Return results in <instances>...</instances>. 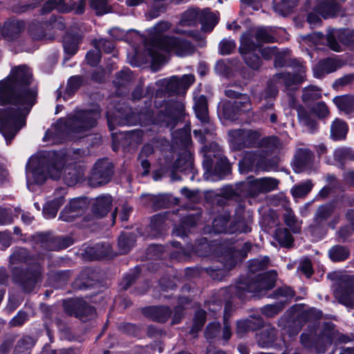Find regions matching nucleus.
<instances>
[{
	"instance_id": "58",
	"label": "nucleus",
	"mask_w": 354,
	"mask_h": 354,
	"mask_svg": "<svg viewBox=\"0 0 354 354\" xmlns=\"http://www.w3.org/2000/svg\"><path fill=\"white\" fill-rule=\"evenodd\" d=\"M333 102L339 109L348 112L353 106L354 97L351 95L337 96Z\"/></svg>"
},
{
	"instance_id": "10",
	"label": "nucleus",
	"mask_w": 354,
	"mask_h": 354,
	"mask_svg": "<svg viewBox=\"0 0 354 354\" xmlns=\"http://www.w3.org/2000/svg\"><path fill=\"white\" fill-rule=\"evenodd\" d=\"M312 42L314 45H319L326 42L328 46L333 51H342L341 44L350 46L354 41V30L348 31L345 29H332L327 32L326 37L320 32H314L304 38Z\"/></svg>"
},
{
	"instance_id": "13",
	"label": "nucleus",
	"mask_w": 354,
	"mask_h": 354,
	"mask_svg": "<svg viewBox=\"0 0 354 354\" xmlns=\"http://www.w3.org/2000/svg\"><path fill=\"white\" fill-rule=\"evenodd\" d=\"M149 113H137L133 112L129 107H125L123 113L118 112L114 116L109 113L107 115V121L110 130L113 129L114 124L118 125H136L137 124H147L149 122L146 119L149 117Z\"/></svg>"
},
{
	"instance_id": "28",
	"label": "nucleus",
	"mask_w": 354,
	"mask_h": 354,
	"mask_svg": "<svg viewBox=\"0 0 354 354\" xmlns=\"http://www.w3.org/2000/svg\"><path fill=\"white\" fill-rule=\"evenodd\" d=\"M305 73L306 67L302 64H298L296 73L293 76H291L290 73H281L277 75L274 79L277 83L283 84L286 89H288L291 86L302 82L305 77Z\"/></svg>"
},
{
	"instance_id": "60",
	"label": "nucleus",
	"mask_w": 354,
	"mask_h": 354,
	"mask_svg": "<svg viewBox=\"0 0 354 354\" xmlns=\"http://www.w3.org/2000/svg\"><path fill=\"white\" fill-rule=\"evenodd\" d=\"M221 325L220 322L212 321L207 324L204 330V337L208 341L218 337L221 333Z\"/></svg>"
},
{
	"instance_id": "54",
	"label": "nucleus",
	"mask_w": 354,
	"mask_h": 354,
	"mask_svg": "<svg viewBox=\"0 0 354 354\" xmlns=\"http://www.w3.org/2000/svg\"><path fill=\"white\" fill-rule=\"evenodd\" d=\"M314 157L315 156H294L291 162L293 171L297 174L306 171L313 160L312 158Z\"/></svg>"
},
{
	"instance_id": "43",
	"label": "nucleus",
	"mask_w": 354,
	"mask_h": 354,
	"mask_svg": "<svg viewBox=\"0 0 354 354\" xmlns=\"http://www.w3.org/2000/svg\"><path fill=\"white\" fill-rule=\"evenodd\" d=\"M297 116L299 122L306 127L311 133H314L318 128L317 121L313 118L310 113L303 108L297 110Z\"/></svg>"
},
{
	"instance_id": "7",
	"label": "nucleus",
	"mask_w": 354,
	"mask_h": 354,
	"mask_svg": "<svg viewBox=\"0 0 354 354\" xmlns=\"http://www.w3.org/2000/svg\"><path fill=\"white\" fill-rule=\"evenodd\" d=\"M252 245L250 242H245L241 248L236 250V248L231 244L223 243L220 247L221 255L219 256L220 262L223 268H214L210 267L207 268L209 270V275L213 279L222 281L227 275V272L233 270L237 265L238 262L245 260L251 251Z\"/></svg>"
},
{
	"instance_id": "64",
	"label": "nucleus",
	"mask_w": 354,
	"mask_h": 354,
	"mask_svg": "<svg viewBox=\"0 0 354 354\" xmlns=\"http://www.w3.org/2000/svg\"><path fill=\"white\" fill-rule=\"evenodd\" d=\"M151 201L152 207L155 210L167 208L171 204V196L168 194L153 196Z\"/></svg>"
},
{
	"instance_id": "33",
	"label": "nucleus",
	"mask_w": 354,
	"mask_h": 354,
	"mask_svg": "<svg viewBox=\"0 0 354 354\" xmlns=\"http://www.w3.org/2000/svg\"><path fill=\"white\" fill-rule=\"evenodd\" d=\"M315 10L324 18H328L336 15L339 5L335 0H317Z\"/></svg>"
},
{
	"instance_id": "51",
	"label": "nucleus",
	"mask_w": 354,
	"mask_h": 354,
	"mask_svg": "<svg viewBox=\"0 0 354 354\" xmlns=\"http://www.w3.org/2000/svg\"><path fill=\"white\" fill-rule=\"evenodd\" d=\"M88 198L84 196L71 199L64 207L69 208L75 213L84 215L88 209Z\"/></svg>"
},
{
	"instance_id": "45",
	"label": "nucleus",
	"mask_w": 354,
	"mask_h": 354,
	"mask_svg": "<svg viewBox=\"0 0 354 354\" xmlns=\"http://www.w3.org/2000/svg\"><path fill=\"white\" fill-rule=\"evenodd\" d=\"M276 340L277 334L274 328L263 330L257 337L259 345L263 348L272 347Z\"/></svg>"
},
{
	"instance_id": "17",
	"label": "nucleus",
	"mask_w": 354,
	"mask_h": 354,
	"mask_svg": "<svg viewBox=\"0 0 354 354\" xmlns=\"http://www.w3.org/2000/svg\"><path fill=\"white\" fill-rule=\"evenodd\" d=\"M338 302L346 307L354 306V277L346 276L334 291Z\"/></svg>"
},
{
	"instance_id": "50",
	"label": "nucleus",
	"mask_w": 354,
	"mask_h": 354,
	"mask_svg": "<svg viewBox=\"0 0 354 354\" xmlns=\"http://www.w3.org/2000/svg\"><path fill=\"white\" fill-rule=\"evenodd\" d=\"M218 113L222 116L230 120H236L241 114L235 108L234 103L232 102H223L218 106Z\"/></svg>"
},
{
	"instance_id": "25",
	"label": "nucleus",
	"mask_w": 354,
	"mask_h": 354,
	"mask_svg": "<svg viewBox=\"0 0 354 354\" xmlns=\"http://www.w3.org/2000/svg\"><path fill=\"white\" fill-rule=\"evenodd\" d=\"M231 220L230 212L224 210L222 214L216 215L212 222V227L205 226L204 233L213 232L215 234H230V223Z\"/></svg>"
},
{
	"instance_id": "5",
	"label": "nucleus",
	"mask_w": 354,
	"mask_h": 354,
	"mask_svg": "<svg viewBox=\"0 0 354 354\" xmlns=\"http://www.w3.org/2000/svg\"><path fill=\"white\" fill-rule=\"evenodd\" d=\"M277 272L274 270L258 273L253 277L241 275L234 286V295L241 301L250 297L261 298L276 285Z\"/></svg>"
},
{
	"instance_id": "16",
	"label": "nucleus",
	"mask_w": 354,
	"mask_h": 354,
	"mask_svg": "<svg viewBox=\"0 0 354 354\" xmlns=\"http://www.w3.org/2000/svg\"><path fill=\"white\" fill-rule=\"evenodd\" d=\"M37 238L50 251L65 250L74 243L73 238L70 236H53L50 232H39L37 234Z\"/></svg>"
},
{
	"instance_id": "31",
	"label": "nucleus",
	"mask_w": 354,
	"mask_h": 354,
	"mask_svg": "<svg viewBox=\"0 0 354 354\" xmlns=\"http://www.w3.org/2000/svg\"><path fill=\"white\" fill-rule=\"evenodd\" d=\"M336 208V202L330 201L318 207L314 217V222L317 226H322L323 222L327 221L334 213Z\"/></svg>"
},
{
	"instance_id": "3",
	"label": "nucleus",
	"mask_w": 354,
	"mask_h": 354,
	"mask_svg": "<svg viewBox=\"0 0 354 354\" xmlns=\"http://www.w3.org/2000/svg\"><path fill=\"white\" fill-rule=\"evenodd\" d=\"M171 24L167 21L158 23L151 30L153 36L148 54L153 65L164 64L167 61L168 55L174 53L178 57H186L192 55L195 48L187 40L176 37H159V35L169 30Z\"/></svg>"
},
{
	"instance_id": "22",
	"label": "nucleus",
	"mask_w": 354,
	"mask_h": 354,
	"mask_svg": "<svg viewBox=\"0 0 354 354\" xmlns=\"http://www.w3.org/2000/svg\"><path fill=\"white\" fill-rule=\"evenodd\" d=\"M194 156H177L174 161V156H163V160L169 165L171 178H176V172L187 174L191 172L194 167Z\"/></svg>"
},
{
	"instance_id": "20",
	"label": "nucleus",
	"mask_w": 354,
	"mask_h": 354,
	"mask_svg": "<svg viewBox=\"0 0 354 354\" xmlns=\"http://www.w3.org/2000/svg\"><path fill=\"white\" fill-rule=\"evenodd\" d=\"M245 206L239 203L235 208L233 219L230 223V234H248L252 231L251 221L245 216Z\"/></svg>"
},
{
	"instance_id": "18",
	"label": "nucleus",
	"mask_w": 354,
	"mask_h": 354,
	"mask_svg": "<svg viewBox=\"0 0 354 354\" xmlns=\"http://www.w3.org/2000/svg\"><path fill=\"white\" fill-rule=\"evenodd\" d=\"M99 283V273L92 267L82 269L72 283L75 290H87Z\"/></svg>"
},
{
	"instance_id": "21",
	"label": "nucleus",
	"mask_w": 354,
	"mask_h": 354,
	"mask_svg": "<svg viewBox=\"0 0 354 354\" xmlns=\"http://www.w3.org/2000/svg\"><path fill=\"white\" fill-rule=\"evenodd\" d=\"M335 324L332 322H325L324 328L321 332V335L317 337L313 342H311L310 336L308 334L304 333L300 335V342L304 346L312 345L315 348H317L319 351H325L326 344L324 342V337H326L327 339V344H330L333 342V330Z\"/></svg>"
},
{
	"instance_id": "24",
	"label": "nucleus",
	"mask_w": 354,
	"mask_h": 354,
	"mask_svg": "<svg viewBox=\"0 0 354 354\" xmlns=\"http://www.w3.org/2000/svg\"><path fill=\"white\" fill-rule=\"evenodd\" d=\"M232 192L238 194L239 197L252 198L259 196L257 178L250 176L245 180L239 181L235 184V189Z\"/></svg>"
},
{
	"instance_id": "34",
	"label": "nucleus",
	"mask_w": 354,
	"mask_h": 354,
	"mask_svg": "<svg viewBox=\"0 0 354 354\" xmlns=\"http://www.w3.org/2000/svg\"><path fill=\"white\" fill-rule=\"evenodd\" d=\"M136 238L137 236L134 232H122L118 239V246L120 254H128L133 247Z\"/></svg>"
},
{
	"instance_id": "38",
	"label": "nucleus",
	"mask_w": 354,
	"mask_h": 354,
	"mask_svg": "<svg viewBox=\"0 0 354 354\" xmlns=\"http://www.w3.org/2000/svg\"><path fill=\"white\" fill-rule=\"evenodd\" d=\"M349 248L343 245H335L328 251V257L332 262H342L347 260L350 257Z\"/></svg>"
},
{
	"instance_id": "29",
	"label": "nucleus",
	"mask_w": 354,
	"mask_h": 354,
	"mask_svg": "<svg viewBox=\"0 0 354 354\" xmlns=\"http://www.w3.org/2000/svg\"><path fill=\"white\" fill-rule=\"evenodd\" d=\"M194 108L197 118L202 122V124L208 125V127H205L204 131L206 133L211 132L213 130V127L209 123L206 97L204 95H201L198 97H194Z\"/></svg>"
},
{
	"instance_id": "2",
	"label": "nucleus",
	"mask_w": 354,
	"mask_h": 354,
	"mask_svg": "<svg viewBox=\"0 0 354 354\" xmlns=\"http://www.w3.org/2000/svg\"><path fill=\"white\" fill-rule=\"evenodd\" d=\"M100 117L98 108L76 111L67 119L59 120L53 127L46 131L43 140L58 143L65 137L71 139L82 137L97 125V120Z\"/></svg>"
},
{
	"instance_id": "52",
	"label": "nucleus",
	"mask_w": 354,
	"mask_h": 354,
	"mask_svg": "<svg viewBox=\"0 0 354 354\" xmlns=\"http://www.w3.org/2000/svg\"><path fill=\"white\" fill-rule=\"evenodd\" d=\"M279 180L273 178H257L258 193L265 194L277 189Z\"/></svg>"
},
{
	"instance_id": "46",
	"label": "nucleus",
	"mask_w": 354,
	"mask_h": 354,
	"mask_svg": "<svg viewBox=\"0 0 354 354\" xmlns=\"http://www.w3.org/2000/svg\"><path fill=\"white\" fill-rule=\"evenodd\" d=\"M167 216L163 214H157L151 218L150 228L156 236H160L165 230V222Z\"/></svg>"
},
{
	"instance_id": "42",
	"label": "nucleus",
	"mask_w": 354,
	"mask_h": 354,
	"mask_svg": "<svg viewBox=\"0 0 354 354\" xmlns=\"http://www.w3.org/2000/svg\"><path fill=\"white\" fill-rule=\"evenodd\" d=\"M348 127L346 122L340 119H335L330 127V138L333 140H341L346 138Z\"/></svg>"
},
{
	"instance_id": "8",
	"label": "nucleus",
	"mask_w": 354,
	"mask_h": 354,
	"mask_svg": "<svg viewBox=\"0 0 354 354\" xmlns=\"http://www.w3.org/2000/svg\"><path fill=\"white\" fill-rule=\"evenodd\" d=\"M173 145L171 147L169 142L165 138L153 140L150 142L145 145L142 149V155H151L155 153L166 152L169 148L175 149L176 147L182 148L188 150L189 155L193 152L190 150L192 147V140L190 135L189 125L172 133Z\"/></svg>"
},
{
	"instance_id": "26",
	"label": "nucleus",
	"mask_w": 354,
	"mask_h": 354,
	"mask_svg": "<svg viewBox=\"0 0 354 354\" xmlns=\"http://www.w3.org/2000/svg\"><path fill=\"white\" fill-rule=\"evenodd\" d=\"M194 76L192 74L184 75L181 78L177 76H172L167 80L165 89L167 92L171 93H184L194 83Z\"/></svg>"
},
{
	"instance_id": "9",
	"label": "nucleus",
	"mask_w": 354,
	"mask_h": 354,
	"mask_svg": "<svg viewBox=\"0 0 354 354\" xmlns=\"http://www.w3.org/2000/svg\"><path fill=\"white\" fill-rule=\"evenodd\" d=\"M198 22L201 24L203 31L210 32L218 23L217 15L212 12L208 8L202 10L196 8L187 10L182 15L179 24L174 32L190 35L192 31L183 30L182 28L195 26Z\"/></svg>"
},
{
	"instance_id": "63",
	"label": "nucleus",
	"mask_w": 354,
	"mask_h": 354,
	"mask_svg": "<svg viewBox=\"0 0 354 354\" xmlns=\"http://www.w3.org/2000/svg\"><path fill=\"white\" fill-rule=\"evenodd\" d=\"M91 8L95 11L97 15L109 13L111 8L109 4V0H89Z\"/></svg>"
},
{
	"instance_id": "57",
	"label": "nucleus",
	"mask_w": 354,
	"mask_h": 354,
	"mask_svg": "<svg viewBox=\"0 0 354 354\" xmlns=\"http://www.w3.org/2000/svg\"><path fill=\"white\" fill-rule=\"evenodd\" d=\"M118 329L120 332L129 336L133 337H141V328L136 324L122 322L119 325Z\"/></svg>"
},
{
	"instance_id": "56",
	"label": "nucleus",
	"mask_w": 354,
	"mask_h": 354,
	"mask_svg": "<svg viewBox=\"0 0 354 354\" xmlns=\"http://www.w3.org/2000/svg\"><path fill=\"white\" fill-rule=\"evenodd\" d=\"M24 28V24L22 21L12 20L6 22L3 26V33L6 37L10 38L18 35Z\"/></svg>"
},
{
	"instance_id": "1",
	"label": "nucleus",
	"mask_w": 354,
	"mask_h": 354,
	"mask_svg": "<svg viewBox=\"0 0 354 354\" xmlns=\"http://www.w3.org/2000/svg\"><path fill=\"white\" fill-rule=\"evenodd\" d=\"M32 72L26 66L14 68L0 81V104H9L0 110V132L7 144L26 124V116L35 104L37 88L30 86Z\"/></svg>"
},
{
	"instance_id": "62",
	"label": "nucleus",
	"mask_w": 354,
	"mask_h": 354,
	"mask_svg": "<svg viewBox=\"0 0 354 354\" xmlns=\"http://www.w3.org/2000/svg\"><path fill=\"white\" fill-rule=\"evenodd\" d=\"M234 108L241 113L252 110L250 100L247 95L239 94V97L234 102Z\"/></svg>"
},
{
	"instance_id": "40",
	"label": "nucleus",
	"mask_w": 354,
	"mask_h": 354,
	"mask_svg": "<svg viewBox=\"0 0 354 354\" xmlns=\"http://www.w3.org/2000/svg\"><path fill=\"white\" fill-rule=\"evenodd\" d=\"M37 339L30 335H24L17 342L12 354H30Z\"/></svg>"
},
{
	"instance_id": "44",
	"label": "nucleus",
	"mask_w": 354,
	"mask_h": 354,
	"mask_svg": "<svg viewBox=\"0 0 354 354\" xmlns=\"http://www.w3.org/2000/svg\"><path fill=\"white\" fill-rule=\"evenodd\" d=\"M71 274L70 270H53L50 272L48 279L54 286L59 287L67 283Z\"/></svg>"
},
{
	"instance_id": "36",
	"label": "nucleus",
	"mask_w": 354,
	"mask_h": 354,
	"mask_svg": "<svg viewBox=\"0 0 354 354\" xmlns=\"http://www.w3.org/2000/svg\"><path fill=\"white\" fill-rule=\"evenodd\" d=\"M65 198L63 196L55 197L53 200L46 202L42 209L44 218L47 219L53 218L56 216L60 207L64 203Z\"/></svg>"
},
{
	"instance_id": "47",
	"label": "nucleus",
	"mask_w": 354,
	"mask_h": 354,
	"mask_svg": "<svg viewBox=\"0 0 354 354\" xmlns=\"http://www.w3.org/2000/svg\"><path fill=\"white\" fill-rule=\"evenodd\" d=\"M229 137L232 149L239 151L245 147V130L235 129L230 131Z\"/></svg>"
},
{
	"instance_id": "41",
	"label": "nucleus",
	"mask_w": 354,
	"mask_h": 354,
	"mask_svg": "<svg viewBox=\"0 0 354 354\" xmlns=\"http://www.w3.org/2000/svg\"><path fill=\"white\" fill-rule=\"evenodd\" d=\"M274 239L282 248H290L294 243L293 236L286 227L277 228L274 234Z\"/></svg>"
},
{
	"instance_id": "14",
	"label": "nucleus",
	"mask_w": 354,
	"mask_h": 354,
	"mask_svg": "<svg viewBox=\"0 0 354 354\" xmlns=\"http://www.w3.org/2000/svg\"><path fill=\"white\" fill-rule=\"evenodd\" d=\"M83 156H73L69 158L64 170V178L68 186H74L85 180L86 164L78 158Z\"/></svg>"
},
{
	"instance_id": "6",
	"label": "nucleus",
	"mask_w": 354,
	"mask_h": 354,
	"mask_svg": "<svg viewBox=\"0 0 354 354\" xmlns=\"http://www.w3.org/2000/svg\"><path fill=\"white\" fill-rule=\"evenodd\" d=\"M69 158L73 156H30L26 170L32 174L37 185H43L48 178L61 177Z\"/></svg>"
},
{
	"instance_id": "53",
	"label": "nucleus",
	"mask_w": 354,
	"mask_h": 354,
	"mask_svg": "<svg viewBox=\"0 0 354 354\" xmlns=\"http://www.w3.org/2000/svg\"><path fill=\"white\" fill-rule=\"evenodd\" d=\"M190 301L187 297H180L178 298L179 304L176 305L174 308V314L171 318V325H177L182 322L185 317V307L182 304H188Z\"/></svg>"
},
{
	"instance_id": "61",
	"label": "nucleus",
	"mask_w": 354,
	"mask_h": 354,
	"mask_svg": "<svg viewBox=\"0 0 354 354\" xmlns=\"http://www.w3.org/2000/svg\"><path fill=\"white\" fill-rule=\"evenodd\" d=\"M82 216V214L75 213L69 208L64 207L59 213V220L68 223H74L77 226V223H79Z\"/></svg>"
},
{
	"instance_id": "19",
	"label": "nucleus",
	"mask_w": 354,
	"mask_h": 354,
	"mask_svg": "<svg viewBox=\"0 0 354 354\" xmlns=\"http://www.w3.org/2000/svg\"><path fill=\"white\" fill-rule=\"evenodd\" d=\"M305 324L299 313L295 315L288 311L279 319L277 322L278 326L285 330L290 338L296 337Z\"/></svg>"
},
{
	"instance_id": "12",
	"label": "nucleus",
	"mask_w": 354,
	"mask_h": 354,
	"mask_svg": "<svg viewBox=\"0 0 354 354\" xmlns=\"http://www.w3.org/2000/svg\"><path fill=\"white\" fill-rule=\"evenodd\" d=\"M64 313L70 316L86 322L92 319L97 313L96 308L82 298H67L63 300Z\"/></svg>"
},
{
	"instance_id": "27",
	"label": "nucleus",
	"mask_w": 354,
	"mask_h": 354,
	"mask_svg": "<svg viewBox=\"0 0 354 354\" xmlns=\"http://www.w3.org/2000/svg\"><path fill=\"white\" fill-rule=\"evenodd\" d=\"M113 198L109 194L101 195L95 198L91 204V210L97 218H102L111 210Z\"/></svg>"
},
{
	"instance_id": "55",
	"label": "nucleus",
	"mask_w": 354,
	"mask_h": 354,
	"mask_svg": "<svg viewBox=\"0 0 354 354\" xmlns=\"http://www.w3.org/2000/svg\"><path fill=\"white\" fill-rule=\"evenodd\" d=\"M299 315L303 322L306 324L319 321L323 317V312L319 309L312 307L302 310Z\"/></svg>"
},
{
	"instance_id": "32",
	"label": "nucleus",
	"mask_w": 354,
	"mask_h": 354,
	"mask_svg": "<svg viewBox=\"0 0 354 354\" xmlns=\"http://www.w3.org/2000/svg\"><path fill=\"white\" fill-rule=\"evenodd\" d=\"M143 131L141 129H135L131 131L127 132L126 134L120 133L118 137H113V150L114 152H120V142L124 141L125 142L130 140L131 142L139 143L142 141Z\"/></svg>"
},
{
	"instance_id": "35",
	"label": "nucleus",
	"mask_w": 354,
	"mask_h": 354,
	"mask_svg": "<svg viewBox=\"0 0 354 354\" xmlns=\"http://www.w3.org/2000/svg\"><path fill=\"white\" fill-rule=\"evenodd\" d=\"M220 158L214 165V171L212 176L216 180L224 179L231 174L232 166L230 163L227 156H219Z\"/></svg>"
},
{
	"instance_id": "39",
	"label": "nucleus",
	"mask_w": 354,
	"mask_h": 354,
	"mask_svg": "<svg viewBox=\"0 0 354 354\" xmlns=\"http://www.w3.org/2000/svg\"><path fill=\"white\" fill-rule=\"evenodd\" d=\"M257 156V172L260 171H277L279 156Z\"/></svg>"
},
{
	"instance_id": "59",
	"label": "nucleus",
	"mask_w": 354,
	"mask_h": 354,
	"mask_svg": "<svg viewBox=\"0 0 354 354\" xmlns=\"http://www.w3.org/2000/svg\"><path fill=\"white\" fill-rule=\"evenodd\" d=\"M270 262V258L264 256L262 259H254L249 261V270L252 274L267 269Z\"/></svg>"
},
{
	"instance_id": "23",
	"label": "nucleus",
	"mask_w": 354,
	"mask_h": 354,
	"mask_svg": "<svg viewBox=\"0 0 354 354\" xmlns=\"http://www.w3.org/2000/svg\"><path fill=\"white\" fill-rule=\"evenodd\" d=\"M143 316L153 322L165 324L171 317L172 310L168 306H149L142 308Z\"/></svg>"
},
{
	"instance_id": "48",
	"label": "nucleus",
	"mask_w": 354,
	"mask_h": 354,
	"mask_svg": "<svg viewBox=\"0 0 354 354\" xmlns=\"http://www.w3.org/2000/svg\"><path fill=\"white\" fill-rule=\"evenodd\" d=\"M287 303L286 300H280L274 304L264 305L261 308V313L267 317H273L283 311Z\"/></svg>"
},
{
	"instance_id": "4",
	"label": "nucleus",
	"mask_w": 354,
	"mask_h": 354,
	"mask_svg": "<svg viewBox=\"0 0 354 354\" xmlns=\"http://www.w3.org/2000/svg\"><path fill=\"white\" fill-rule=\"evenodd\" d=\"M12 263H25L27 267L14 266L11 269L12 279L25 293L33 291L41 281L42 266L38 255L31 254L28 249L19 248L10 256Z\"/></svg>"
},
{
	"instance_id": "11",
	"label": "nucleus",
	"mask_w": 354,
	"mask_h": 354,
	"mask_svg": "<svg viewBox=\"0 0 354 354\" xmlns=\"http://www.w3.org/2000/svg\"><path fill=\"white\" fill-rule=\"evenodd\" d=\"M115 173V165L108 157L99 158L93 165L88 176V183L91 187H98L110 183Z\"/></svg>"
},
{
	"instance_id": "15",
	"label": "nucleus",
	"mask_w": 354,
	"mask_h": 354,
	"mask_svg": "<svg viewBox=\"0 0 354 354\" xmlns=\"http://www.w3.org/2000/svg\"><path fill=\"white\" fill-rule=\"evenodd\" d=\"M258 46L256 45L249 33H244L241 37L239 52L245 64L252 69H258L261 64V59L255 53Z\"/></svg>"
},
{
	"instance_id": "37",
	"label": "nucleus",
	"mask_w": 354,
	"mask_h": 354,
	"mask_svg": "<svg viewBox=\"0 0 354 354\" xmlns=\"http://www.w3.org/2000/svg\"><path fill=\"white\" fill-rule=\"evenodd\" d=\"M207 312L204 309L196 310L193 316L192 326L189 330V334L197 336L198 333L203 330L207 321Z\"/></svg>"
},
{
	"instance_id": "30",
	"label": "nucleus",
	"mask_w": 354,
	"mask_h": 354,
	"mask_svg": "<svg viewBox=\"0 0 354 354\" xmlns=\"http://www.w3.org/2000/svg\"><path fill=\"white\" fill-rule=\"evenodd\" d=\"M342 66L339 60L333 58H327L320 60L313 68L314 76L321 78L325 75L333 73Z\"/></svg>"
},
{
	"instance_id": "49",
	"label": "nucleus",
	"mask_w": 354,
	"mask_h": 354,
	"mask_svg": "<svg viewBox=\"0 0 354 354\" xmlns=\"http://www.w3.org/2000/svg\"><path fill=\"white\" fill-rule=\"evenodd\" d=\"M239 161V171L241 174L257 172V156H241Z\"/></svg>"
}]
</instances>
